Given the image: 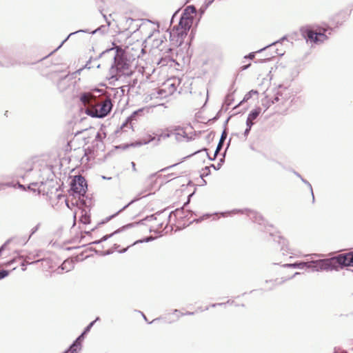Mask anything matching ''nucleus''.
<instances>
[{"instance_id": "obj_1", "label": "nucleus", "mask_w": 353, "mask_h": 353, "mask_svg": "<svg viewBox=\"0 0 353 353\" xmlns=\"http://www.w3.org/2000/svg\"><path fill=\"white\" fill-rule=\"evenodd\" d=\"M115 55L114 57V65L112 70H115L119 76H129L132 71L129 61L123 57V50L121 48L117 46L115 48Z\"/></svg>"}, {"instance_id": "obj_2", "label": "nucleus", "mask_w": 353, "mask_h": 353, "mask_svg": "<svg viewBox=\"0 0 353 353\" xmlns=\"http://www.w3.org/2000/svg\"><path fill=\"white\" fill-rule=\"evenodd\" d=\"M341 259L332 257L330 259H320L307 262V268L312 271L333 270L339 268V263Z\"/></svg>"}, {"instance_id": "obj_3", "label": "nucleus", "mask_w": 353, "mask_h": 353, "mask_svg": "<svg viewBox=\"0 0 353 353\" xmlns=\"http://www.w3.org/2000/svg\"><path fill=\"white\" fill-rule=\"evenodd\" d=\"M112 104L110 99H105L100 103H94L92 108L85 110V113L92 117L102 118L105 117L111 110Z\"/></svg>"}, {"instance_id": "obj_4", "label": "nucleus", "mask_w": 353, "mask_h": 353, "mask_svg": "<svg viewBox=\"0 0 353 353\" xmlns=\"http://www.w3.org/2000/svg\"><path fill=\"white\" fill-rule=\"evenodd\" d=\"M177 83H179L176 79H168L159 89L157 93L159 97L165 98L168 96L172 95L176 90Z\"/></svg>"}, {"instance_id": "obj_5", "label": "nucleus", "mask_w": 353, "mask_h": 353, "mask_svg": "<svg viewBox=\"0 0 353 353\" xmlns=\"http://www.w3.org/2000/svg\"><path fill=\"white\" fill-rule=\"evenodd\" d=\"M87 190V183L85 179L82 176H74L71 183V190L79 194V196H83Z\"/></svg>"}, {"instance_id": "obj_6", "label": "nucleus", "mask_w": 353, "mask_h": 353, "mask_svg": "<svg viewBox=\"0 0 353 353\" xmlns=\"http://www.w3.org/2000/svg\"><path fill=\"white\" fill-rule=\"evenodd\" d=\"M302 34L307 40H310L311 42H314L315 43L323 42L327 38L325 33L316 32L309 29L303 30Z\"/></svg>"}, {"instance_id": "obj_7", "label": "nucleus", "mask_w": 353, "mask_h": 353, "mask_svg": "<svg viewBox=\"0 0 353 353\" xmlns=\"http://www.w3.org/2000/svg\"><path fill=\"white\" fill-rule=\"evenodd\" d=\"M80 105L88 108H92L95 103L96 98L91 92L80 93L79 96Z\"/></svg>"}, {"instance_id": "obj_8", "label": "nucleus", "mask_w": 353, "mask_h": 353, "mask_svg": "<svg viewBox=\"0 0 353 353\" xmlns=\"http://www.w3.org/2000/svg\"><path fill=\"white\" fill-rule=\"evenodd\" d=\"M192 314H194V312H192L181 313V310H171L170 312L168 313L163 319L165 322L172 323L178 320L180 316Z\"/></svg>"}, {"instance_id": "obj_9", "label": "nucleus", "mask_w": 353, "mask_h": 353, "mask_svg": "<svg viewBox=\"0 0 353 353\" xmlns=\"http://www.w3.org/2000/svg\"><path fill=\"white\" fill-rule=\"evenodd\" d=\"M298 274H300V273L299 272H295L290 277H281L280 279H276L275 280L266 281H265L266 284H270V285L268 286V287H266L265 289L266 290H272V289H273L274 288H275L277 285H280L283 284L285 281L292 279L293 277H294L296 275H298Z\"/></svg>"}, {"instance_id": "obj_10", "label": "nucleus", "mask_w": 353, "mask_h": 353, "mask_svg": "<svg viewBox=\"0 0 353 353\" xmlns=\"http://www.w3.org/2000/svg\"><path fill=\"white\" fill-rule=\"evenodd\" d=\"M336 259H341V262L339 263V268L343 266H353V254H339L335 256Z\"/></svg>"}, {"instance_id": "obj_11", "label": "nucleus", "mask_w": 353, "mask_h": 353, "mask_svg": "<svg viewBox=\"0 0 353 353\" xmlns=\"http://www.w3.org/2000/svg\"><path fill=\"white\" fill-rule=\"evenodd\" d=\"M183 30L181 29V27L179 25L174 26L170 32V37L176 38L177 41L180 40V42H181L188 33V32H183Z\"/></svg>"}, {"instance_id": "obj_12", "label": "nucleus", "mask_w": 353, "mask_h": 353, "mask_svg": "<svg viewBox=\"0 0 353 353\" xmlns=\"http://www.w3.org/2000/svg\"><path fill=\"white\" fill-rule=\"evenodd\" d=\"M193 22V18L192 17H182L180 19V21L179 22V26L181 27V29H183V32H188L190 28L192 26Z\"/></svg>"}, {"instance_id": "obj_13", "label": "nucleus", "mask_w": 353, "mask_h": 353, "mask_svg": "<svg viewBox=\"0 0 353 353\" xmlns=\"http://www.w3.org/2000/svg\"><path fill=\"white\" fill-rule=\"evenodd\" d=\"M74 263L72 260L66 259L65 260L57 270L58 274H61L63 271L69 272L74 268Z\"/></svg>"}, {"instance_id": "obj_14", "label": "nucleus", "mask_w": 353, "mask_h": 353, "mask_svg": "<svg viewBox=\"0 0 353 353\" xmlns=\"http://www.w3.org/2000/svg\"><path fill=\"white\" fill-rule=\"evenodd\" d=\"M107 23H108L107 26L102 25V26H99L98 28H97L94 30H92L91 32H90L88 30H78L77 32H88V33H91V34H95L98 32H107L108 27L110 25V23L109 21H107Z\"/></svg>"}, {"instance_id": "obj_15", "label": "nucleus", "mask_w": 353, "mask_h": 353, "mask_svg": "<svg viewBox=\"0 0 353 353\" xmlns=\"http://www.w3.org/2000/svg\"><path fill=\"white\" fill-rule=\"evenodd\" d=\"M196 13V8L193 6H189L185 8L184 10L182 17H192L193 18V14Z\"/></svg>"}, {"instance_id": "obj_16", "label": "nucleus", "mask_w": 353, "mask_h": 353, "mask_svg": "<svg viewBox=\"0 0 353 353\" xmlns=\"http://www.w3.org/2000/svg\"><path fill=\"white\" fill-rule=\"evenodd\" d=\"M248 216L254 222H257L259 224H261V221H262V216L259 214L257 212L254 211H250L248 213Z\"/></svg>"}, {"instance_id": "obj_17", "label": "nucleus", "mask_w": 353, "mask_h": 353, "mask_svg": "<svg viewBox=\"0 0 353 353\" xmlns=\"http://www.w3.org/2000/svg\"><path fill=\"white\" fill-rule=\"evenodd\" d=\"M283 267L303 269L304 268L307 267V262H300V263H287V264H284Z\"/></svg>"}, {"instance_id": "obj_18", "label": "nucleus", "mask_w": 353, "mask_h": 353, "mask_svg": "<svg viewBox=\"0 0 353 353\" xmlns=\"http://www.w3.org/2000/svg\"><path fill=\"white\" fill-rule=\"evenodd\" d=\"M261 112V108H256L250 112V113L248 116V118L252 121H254L259 117Z\"/></svg>"}, {"instance_id": "obj_19", "label": "nucleus", "mask_w": 353, "mask_h": 353, "mask_svg": "<svg viewBox=\"0 0 353 353\" xmlns=\"http://www.w3.org/2000/svg\"><path fill=\"white\" fill-rule=\"evenodd\" d=\"M81 350V347L77 345L74 343L70 346L68 350L64 352L63 353H78Z\"/></svg>"}, {"instance_id": "obj_20", "label": "nucleus", "mask_w": 353, "mask_h": 353, "mask_svg": "<svg viewBox=\"0 0 353 353\" xmlns=\"http://www.w3.org/2000/svg\"><path fill=\"white\" fill-rule=\"evenodd\" d=\"M295 174H296V176H298L299 177H300L301 179V180H302V181L303 183H305V184H307L308 185V187H309V188H310V190L311 191V194L312 195V200L314 201V194H313V190H312V188L311 184L309 182H307L306 180L303 179L299 174H298L296 172H295Z\"/></svg>"}, {"instance_id": "obj_21", "label": "nucleus", "mask_w": 353, "mask_h": 353, "mask_svg": "<svg viewBox=\"0 0 353 353\" xmlns=\"http://www.w3.org/2000/svg\"><path fill=\"white\" fill-rule=\"evenodd\" d=\"M117 232H118V231H116V232H114V233H112V234H109V235H105V236H103L100 240L95 241L92 242V243H93V244H98V243H101V242H103V241H106L108 238H110V236H112L114 234H115V233H117Z\"/></svg>"}, {"instance_id": "obj_22", "label": "nucleus", "mask_w": 353, "mask_h": 353, "mask_svg": "<svg viewBox=\"0 0 353 353\" xmlns=\"http://www.w3.org/2000/svg\"><path fill=\"white\" fill-rule=\"evenodd\" d=\"M98 320H99V318L97 317L94 321H92L91 323H90V324L85 328L84 331L83 332V334H87L88 332H90V329L92 328V327L94 325V324L95 323L96 321H97Z\"/></svg>"}, {"instance_id": "obj_23", "label": "nucleus", "mask_w": 353, "mask_h": 353, "mask_svg": "<svg viewBox=\"0 0 353 353\" xmlns=\"http://www.w3.org/2000/svg\"><path fill=\"white\" fill-rule=\"evenodd\" d=\"M154 139V137L149 136L148 139H143L142 141L139 142L137 143V145L147 144V143H150V141H153Z\"/></svg>"}, {"instance_id": "obj_24", "label": "nucleus", "mask_w": 353, "mask_h": 353, "mask_svg": "<svg viewBox=\"0 0 353 353\" xmlns=\"http://www.w3.org/2000/svg\"><path fill=\"white\" fill-rule=\"evenodd\" d=\"M84 335L85 334L82 333L80 336H79L76 340L73 342L74 343H76L77 345H79L80 347H81V342L84 339Z\"/></svg>"}, {"instance_id": "obj_25", "label": "nucleus", "mask_w": 353, "mask_h": 353, "mask_svg": "<svg viewBox=\"0 0 353 353\" xmlns=\"http://www.w3.org/2000/svg\"><path fill=\"white\" fill-rule=\"evenodd\" d=\"M223 141H219V144H218V145H217V147H216V151H215V152H214V157H213V158H210V159L213 160V159H215V157H216V156L217 153H218V152H219V151L221 149V148H222V146H223Z\"/></svg>"}, {"instance_id": "obj_26", "label": "nucleus", "mask_w": 353, "mask_h": 353, "mask_svg": "<svg viewBox=\"0 0 353 353\" xmlns=\"http://www.w3.org/2000/svg\"><path fill=\"white\" fill-rule=\"evenodd\" d=\"M14 186L12 183H1L0 182V190H4L6 187H12Z\"/></svg>"}, {"instance_id": "obj_27", "label": "nucleus", "mask_w": 353, "mask_h": 353, "mask_svg": "<svg viewBox=\"0 0 353 353\" xmlns=\"http://www.w3.org/2000/svg\"><path fill=\"white\" fill-rule=\"evenodd\" d=\"M81 221L84 223L87 224L90 223V217L87 216L86 214L82 215L81 217Z\"/></svg>"}, {"instance_id": "obj_28", "label": "nucleus", "mask_w": 353, "mask_h": 353, "mask_svg": "<svg viewBox=\"0 0 353 353\" xmlns=\"http://www.w3.org/2000/svg\"><path fill=\"white\" fill-rule=\"evenodd\" d=\"M252 94H257V91H255V90H251L250 91L248 94H245V96L244 97V99H243V101H247L250 98H251L252 97Z\"/></svg>"}, {"instance_id": "obj_29", "label": "nucleus", "mask_w": 353, "mask_h": 353, "mask_svg": "<svg viewBox=\"0 0 353 353\" xmlns=\"http://www.w3.org/2000/svg\"><path fill=\"white\" fill-rule=\"evenodd\" d=\"M155 176H156V174H150V175L148 177V179H147V180H146V182H147L148 184L151 185V184H152V183L154 181V179Z\"/></svg>"}, {"instance_id": "obj_30", "label": "nucleus", "mask_w": 353, "mask_h": 353, "mask_svg": "<svg viewBox=\"0 0 353 353\" xmlns=\"http://www.w3.org/2000/svg\"><path fill=\"white\" fill-rule=\"evenodd\" d=\"M77 33H78V32H74L70 33V34L68 36V37H67L65 39H64V40L61 42V43L59 45V46H58V48H57L56 50H54V52H56V50H57L59 48H60L61 47V46H62V45H63V43H65V42L68 39V38H69L70 37H71L72 35H73V34H77Z\"/></svg>"}, {"instance_id": "obj_31", "label": "nucleus", "mask_w": 353, "mask_h": 353, "mask_svg": "<svg viewBox=\"0 0 353 353\" xmlns=\"http://www.w3.org/2000/svg\"><path fill=\"white\" fill-rule=\"evenodd\" d=\"M279 43V41L274 42L272 44L268 45V46H266V47H265V48H263L262 49H260L258 52H261V51L265 50L267 49H271L275 44Z\"/></svg>"}, {"instance_id": "obj_32", "label": "nucleus", "mask_w": 353, "mask_h": 353, "mask_svg": "<svg viewBox=\"0 0 353 353\" xmlns=\"http://www.w3.org/2000/svg\"><path fill=\"white\" fill-rule=\"evenodd\" d=\"M9 274V272L7 270H1L0 271V279H2L7 276Z\"/></svg>"}, {"instance_id": "obj_33", "label": "nucleus", "mask_w": 353, "mask_h": 353, "mask_svg": "<svg viewBox=\"0 0 353 353\" xmlns=\"http://www.w3.org/2000/svg\"><path fill=\"white\" fill-rule=\"evenodd\" d=\"M254 125V121L247 118L246 120V125L249 127V128H252V126Z\"/></svg>"}, {"instance_id": "obj_34", "label": "nucleus", "mask_w": 353, "mask_h": 353, "mask_svg": "<svg viewBox=\"0 0 353 353\" xmlns=\"http://www.w3.org/2000/svg\"><path fill=\"white\" fill-rule=\"evenodd\" d=\"M139 197L136 198V199H134L132 200L130 203H128L127 205H125V206H124L121 210H120L119 211V212H121V211H122V210H125L126 208H128L130 204H132V203H134L135 201L139 200Z\"/></svg>"}, {"instance_id": "obj_35", "label": "nucleus", "mask_w": 353, "mask_h": 353, "mask_svg": "<svg viewBox=\"0 0 353 353\" xmlns=\"http://www.w3.org/2000/svg\"><path fill=\"white\" fill-rule=\"evenodd\" d=\"M217 305L221 306V307H231L232 303H230V302H227V303H219V304H217Z\"/></svg>"}, {"instance_id": "obj_36", "label": "nucleus", "mask_w": 353, "mask_h": 353, "mask_svg": "<svg viewBox=\"0 0 353 353\" xmlns=\"http://www.w3.org/2000/svg\"><path fill=\"white\" fill-rule=\"evenodd\" d=\"M226 137H227V133H226L225 130H224L221 134V139L219 141L224 142Z\"/></svg>"}, {"instance_id": "obj_37", "label": "nucleus", "mask_w": 353, "mask_h": 353, "mask_svg": "<svg viewBox=\"0 0 353 353\" xmlns=\"http://www.w3.org/2000/svg\"><path fill=\"white\" fill-rule=\"evenodd\" d=\"M139 313H140V314H141V316L144 318V319H145L147 322H148L149 323H152L153 321H156V320H157V319H154L152 320L151 321H150L148 319V318L146 317V316H145L144 314L141 313L140 310H139Z\"/></svg>"}, {"instance_id": "obj_38", "label": "nucleus", "mask_w": 353, "mask_h": 353, "mask_svg": "<svg viewBox=\"0 0 353 353\" xmlns=\"http://www.w3.org/2000/svg\"><path fill=\"white\" fill-rule=\"evenodd\" d=\"M283 53L278 52L277 50H276L273 53L271 54L272 57H274L276 55L282 56Z\"/></svg>"}, {"instance_id": "obj_39", "label": "nucleus", "mask_w": 353, "mask_h": 353, "mask_svg": "<svg viewBox=\"0 0 353 353\" xmlns=\"http://www.w3.org/2000/svg\"><path fill=\"white\" fill-rule=\"evenodd\" d=\"M163 223H154L152 225V228H155L156 226H157L158 227L157 229H159V228H161L163 227Z\"/></svg>"}, {"instance_id": "obj_40", "label": "nucleus", "mask_w": 353, "mask_h": 353, "mask_svg": "<svg viewBox=\"0 0 353 353\" xmlns=\"http://www.w3.org/2000/svg\"><path fill=\"white\" fill-rule=\"evenodd\" d=\"M148 221H156L157 218L156 215H152L150 217L147 218Z\"/></svg>"}, {"instance_id": "obj_41", "label": "nucleus", "mask_w": 353, "mask_h": 353, "mask_svg": "<svg viewBox=\"0 0 353 353\" xmlns=\"http://www.w3.org/2000/svg\"><path fill=\"white\" fill-rule=\"evenodd\" d=\"M152 187L149 188L148 189L145 190L143 193L145 194V195H149L151 194Z\"/></svg>"}, {"instance_id": "obj_42", "label": "nucleus", "mask_w": 353, "mask_h": 353, "mask_svg": "<svg viewBox=\"0 0 353 353\" xmlns=\"http://www.w3.org/2000/svg\"><path fill=\"white\" fill-rule=\"evenodd\" d=\"M250 130H251V128H249V127H247V128L245 129V130L244 132V135L247 136L249 134Z\"/></svg>"}, {"instance_id": "obj_43", "label": "nucleus", "mask_w": 353, "mask_h": 353, "mask_svg": "<svg viewBox=\"0 0 353 353\" xmlns=\"http://www.w3.org/2000/svg\"><path fill=\"white\" fill-rule=\"evenodd\" d=\"M39 228V225H36L32 229V233L31 234H34Z\"/></svg>"}, {"instance_id": "obj_44", "label": "nucleus", "mask_w": 353, "mask_h": 353, "mask_svg": "<svg viewBox=\"0 0 353 353\" xmlns=\"http://www.w3.org/2000/svg\"><path fill=\"white\" fill-rule=\"evenodd\" d=\"M150 241V239H149V238H148V239H145V240H143V241H142V240H141V241H137L134 242V243H133V245H134V244H136V243H139V242H141H141H143V241Z\"/></svg>"}, {"instance_id": "obj_45", "label": "nucleus", "mask_w": 353, "mask_h": 353, "mask_svg": "<svg viewBox=\"0 0 353 353\" xmlns=\"http://www.w3.org/2000/svg\"><path fill=\"white\" fill-rule=\"evenodd\" d=\"M21 266H22V268H21V269H22V270H23V271H25V270H26V266H25L24 262H22V263H21Z\"/></svg>"}, {"instance_id": "obj_46", "label": "nucleus", "mask_w": 353, "mask_h": 353, "mask_svg": "<svg viewBox=\"0 0 353 353\" xmlns=\"http://www.w3.org/2000/svg\"><path fill=\"white\" fill-rule=\"evenodd\" d=\"M64 83V80H61V81H60L59 82L58 86H59V88H61V84H62V83Z\"/></svg>"}, {"instance_id": "obj_47", "label": "nucleus", "mask_w": 353, "mask_h": 353, "mask_svg": "<svg viewBox=\"0 0 353 353\" xmlns=\"http://www.w3.org/2000/svg\"><path fill=\"white\" fill-rule=\"evenodd\" d=\"M254 57V53H250V54H249V58H250V59H253Z\"/></svg>"}, {"instance_id": "obj_48", "label": "nucleus", "mask_w": 353, "mask_h": 353, "mask_svg": "<svg viewBox=\"0 0 353 353\" xmlns=\"http://www.w3.org/2000/svg\"><path fill=\"white\" fill-rule=\"evenodd\" d=\"M15 261H16V259H13V260H12V261H9V262L8 263V265H11L12 263H13Z\"/></svg>"}, {"instance_id": "obj_49", "label": "nucleus", "mask_w": 353, "mask_h": 353, "mask_svg": "<svg viewBox=\"0 0 353 353\" xmlns=\"http://www.w3.org/2000/svg\"><path fill=\"white\" fill-rule=\"evenodd\" d=\"M338 351H339V350L336 347H335L334 348V353H338Z\"/></svg>"}, {"instance_id": "obj_50", "label": "nucleus", "mask_w": 353, "mask_h": 353, "mask_svg": "<svg viewBox=\"0 0 353 353\" xmlns=\"http://www.w3.org/2000/svg\"><path fill=\"white\" fill-rule=\"evenodd\" d=\"M169 168H170V167H168V168H165L161 169V171H164V170H165L168 169Z\"/></svg>"}, {"instance_id": "obj_51", "label": "nucleus", "mask_w": 353, "mask_h": 353, "mask_svg": "<svg viewBox=\"0 0 353 353\" xmlns=\"http://www.w3.org/2000/svg\"><path fill=\"white\" fill-rule=\"evenodd\" d=\"M179 212H180V210H179V209H176V210H175V212H176V214H178Z\"/></svg>"}, {"instance_id": "obj_52", "label": "nucleus", "mask_w": 353, "mask_h": 353, "mask_svg": "<svg viewBox=\"0 0 353 353\" xmlns=\"http://www.w3.org/2000/svg\"><path fill=\"white\" fill-rule=\"evenodd\" d=\"M110 253H111L110 252L108 251L107 252H105V253H104V254H103V255H105V254H110Z\"/></svg>"}, {"instance_id": "obj_53", "label": "nucleus", "mask_w": 353, "mask_h": 353, "mask_svg": "<svg viewBox=\"0 0 353 353\" xmlns=\"http://www.w3.org/2000/svg\"><path fill=\"white\" fill-rule=\"evenodd\" d=\"M128 248L124 249L123 250L121 251V252H125L127 250Z\"/></svg>"}, {"instance_id": "obj_54", "label": "nucleus", "mask_w": 353, "mask_h": 353, "mask_svg": "<svg viewBox=\"0 0 353 353\" xmlns=\"http://www.w3.org/2000/svg\"><path fill=\"white\" fill-rule=\"evenodd\" d=\"M199 152V151L194 152L193 154H190V156H192V155H193V154H196V153H197V152Z\"/></svg>"}, {"instance_id": "obj_55", "label": "nucleus", "mask_w": 353, "mask_h": 353, "mask_svg": "<svg viewBox=\"0 0 353 353\" xmlns=\"http://www.w3.org/2000/svg\"><path fill=\"white\" fill-rule=\"evenodd\" d=\"M132 168H134L135 167V163H132Z\"/></svg>"}, {"instance_id": "obj_56", "label": "nucleus", "mask_w": 353, "mask_h": 353, "mask_svg": "<svg viewBox=\"0 0 353 353\" xmlns=\"http://www.w3.org/2000/svg\"><path fill=\"white\" fill-rule=\"evenodd\" d=\"M103 17L104 19H105V21H107V19H106L105 15H103Z\"/></svg>"}, {"instance_id": "obj_57", "label": "nucleus", "mask_w": 353, "mask_h": 353, "mask_svg": "<svg viewBox=\"0 0 353 353\" xmlns=\"http://www.w3.org/2000/svg\"><path fill=\"white\" fill-rule=\"evenodd\" d=\"M248 65L244 66V67H243V70H245V69L248 68Z\"/></svg>"}, {"instance_id": "obj_58", "label": "nucleus", "mask_w": 353, "mask_h": 353, "mask_svg": "<svg viewBox=\"0 0 353 353\" xmlns=\"http://www.w3.org/2000/svg\"><path fill=\"white\" fill-rule=\"evenodd\" d=\"M169 136H170V134H166V135H165L164 137H168Z\"/></svg>"}, {"instance_id": "obj_59", "label": "nucleus", "mask_w": 353, "mask_h": 353, "mask_svg": "<svg viewBox=\"0 0 353 353\" xmlns=\"http://www.w3.org/2000/svg\"><path fill=\"white\" fill-rule=\"evenodd\" d=\"M113 50H114V48H112V49L108 50V51H112Z\"/></svg>"}, {"instance_id": "obj_60", "label": "nucleus", "mask_w": 353, "mask_h": 353, "mask_svg": "<svg viewBox=\"0 0 353 353\" xmlns=\"http://www.w3.org/2000/svg\"><path fill=\"white\" fill-rule=\"evenodd\" d=\"M176 165H177V163H174V164L173 165V166ZM170 167H172V165H171Z\"/></svg>"}, {"instance_id": "obj_61", "label": "nucleus", "mask_w": 353, "mask_h": 353, "mask_svg": "<svg viewBox=\"0 0 353 353\" xmlns=\"http://www.w3.org/2000/svg\"><path fill=\"white\" fill-rule=\"evenodd\" d=\"M343 353H347V352H343Z\"/></svg>"}]
</instances>
